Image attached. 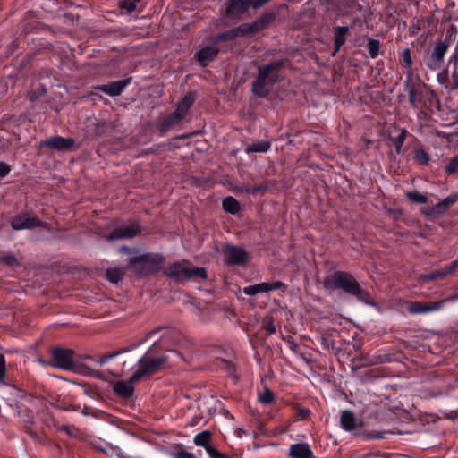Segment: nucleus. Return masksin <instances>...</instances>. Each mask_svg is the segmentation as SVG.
<instances>
[{"label": "nucleus", "mask_w": 458, "mask_h": 458, "mask_svg": "<svg viewBox=\"0 0 458 458\" xmlns=\"http://www.w3.org/2000/svg\"><path fill=\"white\" fill-rule=\"evenodd\" d=\"M238 37H249L243 23L238 27L216 34L210 38V41L212 44L216 45L221 42L233 40Z\"/></svg>", "instance_id": "12"}, {"label": "nucleus", "mask_w": 458, "mask_h": 458, "mask_svg": "<svg viewBox=\"0 0 458 458\" xmlns=\"http://www.w3.org/2000/svg\"><path fill=\"white\" fill-rule=\"evenodd\" d=\"M458 267V259L452 262L450 265L444 267V273L450 275L455 271V269Z\"/></svg>", "instance_id": "48"}, {"label": "nucleus", "mask_w": 458, "mask_h": 458, "mask_svg": "<svg viewBox=\"0 0 458 458\" xmlns=\"http://www.w3.org/2000/svg\"><path fill=\"white\" fill-rule=\"evenodd\" d=\"M271 0H254V10H258L264 6L266 4L269 3Z\"/></svg>", "instance_id": "50"}, {"label": "nucleus", "mask_w": 458, "mask_h": 458, "mask_svg": "<svg viewBox=\"0 0 458 458\" xmlns=\"http://www.w3.org/2000/svg\"><path fill=\"white\" fill-rule=\"evenodd\" d=\"M165 274L177 280L191 279L193 276L200 278L207 277V272L204 268L188 267L186 261H178L169 264L165 267Z\"/></svg>", "instance_id": "7"}, {"label": "nucleus", "mask_w": 458, "mask_h": 458, "mask_svg": "<svg viewBox=\"0 0 458 458\" xmlns=\"http://www.w3.org/2000/svg\"><path fill=\"white\" fill-rule=\"evenodd\" d=\"M225 261L229 265H243L248 254L243 248L226 245L223 249Z\"/></svg>", "instance_id": "11"}, {"label": "nucleus", "mask_w": 458, "mask_h": 458, "mask_svg": "<svg viewBox=\"0 0 458 458\" xmlns=\"http://www.w3.org/2000/svg\"><path fill=\"white\" fill-rule=\"evenodd\" d=\"M259 401L265 405L271 403L274 401L273 392L268 387H265L264 391L259 394Z\"/></svg>", "instance_id": "33"}, {"label": "nucleus", "mask_w": 458, "mask_h": 458, "mask_svg": "<svg viewBox=\"0 0 458 458\" xmlns=\"http://www.w3.org/2000/svg\"><path fill=\"white\" fill-rule=\"evenodd\" d=\"M121 251L128 252L129 249L127 247H123L120 249Z\"/></svg>", "instance_id": "59"}, {"label": "nucleus", "mask_w": 458, "mask_h": 458, "mask_svg": "<svg viewBox=\"0 0 458 458\" xmlns=\"http://www.w3.org/2000/svg\"><path fill=\"white\" fill-rule=\"evenodd\" d=\"M406 196L410 200L415 203L424 204L428 201L426 195L419 191H407Z\"/></svg>", "instance_id": "34"}, {"label": "nucleus", "mask_w": 458, "mask_h": 458, "mask_svg": "<svg viewBox=\"0 0 458 458\" xmlns=\"http://www.w3.org/2000/svg\"><path fill=\"white\" fill-rule=\"evenodd\" d=\"M140 0H122L119 3V7L122 10L131 13L136 10V4Z\"/></svg>", "instance_id": "35"}, {"label": "nucleus", "mask_w": 458, "mask_h": 458, "mask_svg": "<svg viewBox=\"0 0 458 458\" xmlns=\"http://www.w3.org/2000/svg\"><path fill=\"white\" fill-rule=\"evenodd\" d=\"M284 286V284L278 281L262 282L259 284L246 286L242 292L246 295L254 296L258 293H265L271 291L278 290Z\"/></svg>", "instance_id": "13"}, {"label": "nucleus", "mask_w": 458, "mask_h": 458, "mask_svg": "<svg viewBox=\"0 0 458 458\" xmlns=\"http://www.w3.org/2000/svg\"><path fill=\"white\" fill-rule=\"evenodd\" d=\"M209 458H226V456L214 446H210L206 450Z\"/></svg>", "instance_id": "43"}, {"label": "nucleus", "mask_w": 458, "mask_h": 458, "mask_svg": "<svg viewBox=\"0 0 458 458\" xmlns=\"http://www.w3.org/2000/svg\"><path fill=\"white\" fill-rule=\"evenodd\" d=\"M39 143H62V144H64V143H75V142H74V140H72L71 138L65 139L63 137H55V138H49L45 140H40Z\"/></svg>", "instance_id": "40"}, {"label": "nucleus", "mask_w": 458, "mask_h": 458, "mask_svg": "<svg viewBox=\"0 0 458 458\" xmlns=\"http://www.w3.org/2000/svg\"><path fill=\"white\" fill-rule=\"evenodd\" d=\"M362 38H366L367 45L366 47L369 52V55L371 59H376L379 55V50L381 47V43L378 39L363 36Z\"/></svg>", "instance_id": "28"}, {"label": "nucleus", "mask_w": 458, "mask_h": 458, "mask_svg": "<svg viewBox=\"0 0 458 458\" xmlns=\"http://www.w3.org/2000/svg\"><path fill=\"white\" fill-rule=\"evenodd\" d=\"M196 93L193 91L186 93L184 97L177 104V106L174 111L181 114L183 118H185L189 110L194 105L196 101Z\"/></svg>", "instance_id": "23"}, {"label": "nucleus", "mask_w": 458, "mask_h": 458, "mask_svg": "<svg viewBox=\"0 0 458 458\" xmlns=\"http://www.w3.org/2000/svg\"><path fill=\"white\" fill-rule=\"evenodd\" d=\"M257 143L263 144V143H267V141H263V140H261V141H258Z\"/></svg>", "instance_id": "62"}, {"label": "nucleus", "mask_w": 458, "mask_h": 458, "mask_svg": "<svg viewBox=\"0 0 458 458\" xmlns=\"http://www.w3.org/2000/svg\"><path fill=\"white\" fill-rule=\"evenodd\" d=\"M211 437L212 434L209 430H203L194 437L193 443L195 445L203 447L205 448V450H207L208 447L211 446Z\"/></svg>", "instance_id": "27"}, {"label": "nucleus", "mask_w": 458, "mask_h": 458, "mask_svg": "<svg viewBox=\"0 0 458 458\" xmlns=\"http://www.w3.org/2000/svg\"><path fill=\"white\" fill-rule=\"evenodd\" d=\"M429 157L427 152L422 149H417L414 154V160L420 165H426L428 162Z\"/></svg>", "instance_id": "37"}, {"label": "nucleus", "mask_w": 458, "mask_h": 458, "mask_svg": "<svg viewBox=\"0 0 458 458\" xmlns=\"http://www.w3.org/2000/svg\"><path fill=\"white\" fill-rule=\"evenodd\" d=\"M458 66L454 65L452 76L447 81L446 87H449L452 90L458 89V72H456Z\"/></svg>", "instance_id": "38"}, {"label": "nucleus", "mask_w": 458, "mask_h": 458, "mask_svg": "<svg viewBox=\"0 0 458 458\" xmlns=\"http://www.w3.org/2000/svg\"><path fill=\"white\" fill-rule=\"evenodd\" d=\"M123 352L124 351L114 352L109 354L103 355V356L99 357L98 359H92L89 356H86L85 359L91 360L98 365H104V364L107 363L108 361H110L111 360H113L114 358H115L116 356H118L119 354L123 353Z\"/></svg>", "instance_id": "32"}, {"label": "nucleus", "mask_w": 458, "mask_h": 458, "mask_svg": "<svg viewBox=\"0 0 458 458\" xmlns=\"http://www.w3.org/2000/svg\"><path fill=\"white\" fill-rule=\"evenodd\" d=\"M324 287L330 291L342 289L344 293L361 300L362 290L356 279L349 273L335 272L324 280Z\"/></svg>", "instance_id": "4"}, {"label": "nucleus", "mask_w": 458, "mask_h": 458, "mask_svg": "<svg viewBox=\"0 0 458 458\" xmlns=\"http://www.w3.org/2000/svg\"><path fill=\"white\" fill-rule=\"evenodd\" d=\"M40 221L37 216L26 214L17 216L12 219L11 225L14 230L30 229L39 226Z\"/></svg>", "instance_id": "18"}, {"label": "nucleus", "mask_w": 458, "mask_h": 458, "mask_svg": "<svg viewBox=\"0 0 458 458\" xmlns=\"http://www.w3.org/2000/svg\"><path fill=\"white\" fill-rule=\"evenodd\" d=\"M254 0H226L225 15L231 20L241 18L250 8L254 9Z\"/></svg>", "instance_id": "9"}, {"label": "nucleus", "mask_w": 458, "mask_h": 458, "mask_svg": "<svg viewBox=\"0 0 458 458\" xmlns=\"http://www.w3.org/2000/svg\"><path fill=\"white\" fill-rule=\"evenodd\" d=\"M184 118L177 112L174 111L169 115L165 116L158 124V130L160 132L165 133L170 131L172 128L179 125Z\"/></svg>", "instance_id": "20"}, {"label": "nucleus", "mask_w": 458, "mask_h": 458, "mask_svg": "<svg viewBox=\"0 0 458 458\" xmlns=\"http://www.w3.org/2000/svg\"><path fill=\"white\" fill-rule=\"evenodd\" d=\"M3 263L7 266L13 267L18 263L17 259L13 255H7L1 258Z\"/></svg>", "instance_id": "45"}, {"label": "nucleus", "mask_w": 458, "mask_h": 458, "mask_svg": "<svg viewBox=\"0 0 458 458\" xmlns=\"http://www.w3.org/2000/svg\"><path fill=\"white\" fill-rule=\"evenodd\" d=\"M449 64L458 66V46L454 48L453 54L449 58Z\"/></svg>", "instance_id": "49"}, {"label": "nucleus", "mask_w": 458, "mask_h": 458, "mask_svg": "<svg viewBox=\"0 0 458 458\" xmlns=\"http://www.w3.org/2000/svg\"><path fill=\"white\" fill-rule=\"evenodd\" d=\"M270 145H248L246 148L247 153L251 152H267Z\"/></svg>", "instance_id": "42"}, {"label": "nucleus", "mask_w": 458, "mask_h": 458, "mask_svg": "<svg viewBox=\"0 0 458 458\" xmlns=\"http://www.w3.org/2000/svg\"><path fill=\"white\" fill-rule=\"evenodd\" d=\"M458 301V293L451 296L450 298H446L444 300H441L440 301H445V304L447 302H454Z\"/></svg>", "instance_id": "54"}, {"label": "nucleus", "mask_w": 458, "mask_h": 458, "mask_svg": "<svg viewBox=\"0 0 458 458\" xmlns=\"http://www.w3.org/2000/svg\"><path fill=\"white\" fill-rule=\"evenodd\" d=\"M364 143L369 144L372 143V141L370 140H366Z\"/></svg>", "instance_id": "60"}, {"label": "nucleus", "mask_w": 458, "mask_h": 458, "mask_svg": "<svg viewBox=\"0 0 458 458\" xmlns=\"http://www.w3.org/2000/svg\"><path fill=\"white\" fill-rule=\"evenodd\" d=\"M131 81V78L130 77L122 81H112L108 84L98 85L96 89L110 97H116L122 94Z\"/></svg>", "instance_id": "17"}, {"label": "nucleus", "mask_w": 458, "mask_h": 458, "mask_svg": "<svg viewBox=\"0 0 458 458\" xmlns=\"http://www.w3.org/2000/svg\"><path fill=\"white\" fill-rule=\"evenodd\" d=\"M62 429L68 432V428L67 427H63Z\"/></svg>", "instance_id": "61"}, {"label": "nucleus", "mask_w": 458, "mask_h": 458, "mask_svg": "<svg viewBox=\"0 0 458 458\" xmlns=\"http://www.w3.org/2000/svg\"><path fill=\"white\" fill-rule=\"evenodd\" d=\"M219 52V48L213 44L201 47L195 53L194 57L200 66L206 67L217 57Z\"/></svg>", "instance_id": "14"}, {"label": "nucleus", "mask_w": 458, "mask_h": 458, "mask_svg": "<svg viewBox=\"0 0 458 458\" xmlns=\"http://www.w3.org/2000/svg\"><path fill=\"white\" fill-rule=\"evenodd\" d=\"M407 135L408 131L405 129L397 127L388 129V136L393 143H403Z\"/></svg>", "instance_id": "29"}, {"label": "nucleus", "mask_w": 458, "mask_h": 458, "mask_svg": "<svg viewBox=\"0 0 458 458\" xmlns=\"http://www.w3.org/2000/svg\"><path fill=\"white\" fill-rule=\"evenodd\" d=\"M38 96L36 94V92H31L30 94V100H35Z\"/></svg>", "instance_id": "58"}, {"label": "nucleus", "mask_w": 458, "mask_h": 458, "mask_svg": "<svg viewBox=\"0 0 458 458\" xmlns=\"http://www.w3.org/2000/svg\"><path fill=\"white\" fill-rule=\"evenodd\" d=\"M283 60H276L258 67V75L251 85L253 95L258 98H266L273 86L279 81V72L284 67Z\"/></svg>", "instance_id": "3"}, {"label": "nucleus", "mask_w": 458, "mask_h": 458, "mask_svg": "<svg viewBox=\"0 0 458 458\" xmlns=\"http://www.w3.org/2000/svg\"><path fill=\"white\" fill-rule=\"evenodd\" d=\"M458 200V196L454 194L447 196L442 200L438 201L432 208L423 210V213L427 216H440L445 213V211L456 201Z\"/></svg>", "instance_id": "19"}, {"label": "nucleus", "mask_w": 458, "mask_h": 458, "mask_svg": "<svg viewBox=\"0 0 458 458\" xmlns=\"http://www.w3.org/2000/svg\"><path fill=\"white\" fill-rule=\"evenodd\" d=\"M38 363L44 366H49V361H45L42 359L38 360Z\"/></svg>", "instance_id": "57"}, {"label": "nucleus", "mask_w": 458, "mask_h": 458, "mask_svg": "<svg viewBox=\"0 0 458 458\" xmlns=\"http://www.w3.org/2000/svg\"><path fill=\"white\" fill-rule=\"evenodd\" d=\"M164 262L159 254H143L132 258L128 263V268L138 276H146L157 272Z\"/></svg>", "instance_id": "5"}, {"label": "nucleus", "mask_w": 458, "mask_h": 458, "mask_svg": "<svg viewBox=\"0 0 458 458\" xmlns=\"http://www.w3.org/2000/svg\"><path fill=\"white\" fill-rule=\"evenodd\" d=\"M222 206L225 212L233 215L238 213L241 208L239 201L230 196L223 199Z\"/></svg>", "instance_id": "30"}, {"label": "nucleus", "mask_w": 458, "mask_h": 458, "mask_svg": "<svg viewBox=\"0 0 458 458\" xmlns=\"http://www.w3.org/2000/svg\"><path fill=\"white\" fill-rule=\"evenodd\" d=\"M80 361L74 351L71 349L54 348L51 351L49 366L71 371H78Z\"/></svg>", "instance_id": "6"}, {"label": "nucleus", "mask_w": 458, "mask_h": 458, "mask_svg": "<svg viewBox=\"0 0 458 458\" xmlns=\"http://www.w3.org/2000/svg\"><path fill=\"white\" fill-rule=\"evenodd\" d=\"M139 232V225L135 223H131L129 225H124L115 228L110 234L106 237V239L107 241L129 239L135 236Z\"/></svg>", "instance_id": "15"}, {"label": "nucleus", "mask_w": 458, "mask_h": 458, "mask_svg": "<svg viewBox=\"0 0 458 458\" xmlns=\"http://www.w3.org/2000/svg\"><path fill=\"white\" fill-rule=\"evenodd\" d=\"M106 276L111 283L118 284L123 278L124 270L121 267L107 269Z\"/></svg>", "instance_id": "31"}, {"label": "nucleus", "mask_w": 458, "mask_h": 458, "mask_svg": "<svg viewBox=\"0 0 458 458\" xmlns=\"http://www.w3.org/2000/svg\"><path fill=\"white\" fill-rule=\"evenodd\" d=\"M445 306V301H434V302H412L407 307V310L409 313L417 315V314H426L433 311L439 310L443 309Z\"/></svg>", "instance_id": "16"}, {"label": "nucleus", "mask_w": 458, "mask_h": 458, "mask_svg": "<svg viewBox=\"0 0 458 458\" xmlns=\"http://www.w3.org/2000/svg\"><path fill=\"white\" fill-rule=\"evenodd\" d=\"M399 64L403 69L406 70V78L413 79L416 77L413 74V61L411 57V51L409 47H406L400 53Z\"/></svg>", "instance_id": "25"}, {"label": "nucleus", "mask_w": 458, "mask_h": 458, "mask_svg": "<svg viewBox=\"0 0 458 458\" xmlns=\"http://www.w3.org/2000/svg\"><path fill=\"white\" fill-rule=\"evenodd\" d=\"M341 425L346 431H352L358 427V420L351 411H344L341 414Z\"/></svg>", "instance_id": "26"}, {"label": "nucleus", "mask_w": 458, "mask_h": 458, "mask_svg": "<svg viewBox=\"0 0 458 458\" xmlns=\"http://www.w3.org/2000/svg\"><path fill=\"white\" fill-rule=\"evenodd\" d=\"M349 32L348 26H336L334 28V51L332 55H335L346 41V35Z\"/></svg>", "instance_id": "22"}, {"label": "nucleus", "mask_w": 458, "mask_h": 458, "mask_svg": "<svg viewBox=\"0 0 458 458\" xmlns=\"http://www.w3.org/2000/svg\"><path fill=\"white\" fill-rule=\"evenodd\" d=\"M264 188H265V186H263V185L250 187V188H249L247 190V192L249 194H255V193L259 192V191H261Z\"/></svg>", "instance_id": "52"}, {"label": "nucleus", "mask_w": 458, "mask_h": 458, "mask_svg": "<svg viewBox=\"0 0 458 458\" xmlns=\"http://www.w3.org/2000/svg\"><path fill=\"white\" fill-rule=\"evenodd\" d=\"M289 455L292 458H311L313 452L307 443H297L290 446Z\"/></svg>", "instance_id": "24"}, {"label": "nucleus", "mask_w": 458, "mask_h": 458, "mask_svg": "<svg viewBox=\"0 0 458 458\" xmlns=\"http://www.w3.org/2000/svg\"><path fill=\"white\" fill-rule=\"evenodd\" d=\"M363 22H364V20H362L360 17H355V18H353V20H352V21L351 25H350V26H348V27H349V29H350V28H352V27H354V26H356V25L360 26V25H362V24H363Z\"/></svg>", "instance_id": "51"}, {"label": "nucleus", "mask_w": 458, "mask_h": 458, "mask_svg": "<svg viewBox=\"0 0 458 458\" xmlns=\"http://www.w3.org/2000/svg\"><path fill=\"white\" fill-rule=\"evenodd\" d=\"M320 343L321 345L327 350H331L335 347V340L333 339L331 334H322L320 336Z\"/></svg>", "instance_id": "36"}, {"label": "nucleus", "mask_w": 458, "mask_h": 458, "mask_svg": "<svg viewBox=\"0 0 458 458\" xmlns=\"http://www.w3.org/2000/svg\"><path fill=\"white\" fill-rule=\"evenodd\" d=\"M172 357H179L173 350L165 349L161 343H154L147 352L137 360L138 369L131 375L132 380L153 374L162 369Z\"/></svg>", "instance_id": "2"}, {"label": "nucleus", "mask_w": 458, "mask_h": 458, "mask_svg": "<svg viewBox=\"0 0 458 458\" xmlns=\"http://www.w3.org/2000/svg\"><path fill=\"white\" fill-rule=\"evenodd\" d=\"M49 146L54 148L59 149V150H63V149H72V147L74 145H57V144H55V145H49Z\"/></svg>", "instance_id": "53"}, {"label": "nucleus", "mask_w": 458, "mask_h": 458, "mask_svg": "<svg viewBox=\"0 0 458 458\" xmlns=\"http://www.w3.org/2000/svg\"><path fill=\"white\" fill-rule=\"evenodd\" d=\"M136 380H132L131 377L129 380H120L114 383V393L123 398H129L132 396L134 392L133 382Z\"/></svg>", "instance_id": "21"}, {"label": "nucleus", "mask_w": 458, "mask_h": 458, "mask_svg": "<svg viewBox=\"0 0 458 458\" xmlns=\"http://www.w3.org/2000/svg\"><path fill=\"white\" fill-rule=\"evenodd\" d=\"M6 371L5 358L0 353V384H4V377Z\"/></svg>", "instance_id": "44"}, {"label": "nucleus", "mask_w": 458, "mask_h": 458, "mask_svg": "<svg viewBox=\"0 0 458 458\" xmlns=\"http://www.w3.org/2000/svg\"><path fill=\"white\" fill-rule=\"evenodd\" d=\"M265 330L269 334L272 335L276 331V327L275 326V323L272 318H269L264 325Z\"/></svg>", "instance_id": "47"}, {"label": "nucleus", "mask_w": 458, "mask_h": 458, "mask_svg": "<svg viewBox=\"0 0 458 458\" xmlns=\"http://www.w3.org/2000/svg\"><path fill=\"white\" fill-rule=\"evenodd\" d=\"M276 12L268 11L260 14L252 22L243 23L249 37H252L267 29L276 19Z\"/></svg>", "instance_id": "8"}, {"label": "nucleus", "mask_w": 458, "mask_h": 458, "mask_svg": "<svg viewBox=\"0 0 458 458\" xmlns=\"http://www.w3.org/2000/svg\"><path fill=\"white\" fill-rule=\"evenodd\" d=\"M159 330H160V329H159V328H157V329L152 330V331H150L149 333H148V334L146 335L145 339H144L142 342H145L148 338L151 337L153 335H155L156 333H157Z\"/></svg>", "instance_id": "55"}, {"label": "nucleus", "mask_w": 458, "mask_h": 458, "mask_svg": "<svg viewBox=\"0 0 458 458\" xmlns=\"http://www.w3.org/2000/svg\"><path fill=\"white\" fill-rule=\"evenodd\" d=\"M404 90L408 93L409 102L415 109L424 114L432 113L439 107L436 93L422 81L419 75L415 78H405Z\"/></svg>", "instance_id": "1"}, {"label": "nucleus", "mask_w": 458, "mask_h": 458, "mask_svg": "<svg viewBox=\"0 0 458 458\" xmlns=\"http://www.w3.org/2000/svg\"><path fill=\"white\" fill-rule=\"evenodd\" d=\"M450 42L447 40L442 41L438 40L436 42V45L433 48V51L431 52L430 55L428 56L427 66L432 70H437L439 69L443 63L445 55L449 48Z\"/></svg>", "instance_id": "10"}, {"label": "nucleus", "mask_w": 458, "mask_h": 458, "mask_svg": "<svg viewBox=\"0 0 458 458\" xmlns=\"http://www.w3.org/2000/svg\"><path fill=\"white\" fill-rule=\"evenodd\" d=\"M116 454H117V456H118L119 458H131V457H129L127 454H123V452H121V451H120V452H118Z\"/></svg>", "instance_id": "56"}, {"label": "nucleus", "mask_w": 458, "mask_h": 458, "mask_svg": "<svg viewBox=\"0 0 458 458\" xmlns=\"http://www.w3.org/2000/svg\"><path fill=\"white\" fill-rule=\"evenodd\" d=\"M443 273H444V267L438 271H435V272L428 273L427 275H423L421 276V278L426 281L434 280L436 278H444L445 276H447V274H443Z\"/></svg>", "instance_id": "39"}, {"label": "nucleus", "mask_w": 458, "mask_h": 458, "mask_svg": "<svg viewBox=\"0 0 458 458\" xmlns=\"http://www.w3.org/2000/svg\"><path fill=\"white\" fill-rule=\"evenodd\" d=\"M401 146H402V145H396V147H397V148H396V151H399V148H400V147H401Z\"/></svg>", "instance_id": "63"}, {"label": "nucleus", "mask_w": 458, "mask_h": 458, "mask_svg": "<svg viewBox=\"0 0 458 458\" xmlns=\"http://www.w3.org/2000/svg\"><path fill=\"white\" fill-rule=\"evenodd\" d=\"M11 171V166L4 162H0V179L4 178Z\"/></svg>", "instance_id": "46"}, {"label": "nucleus", "mask_w": 458, "mask_h": 458, "mask_svg": "<svg viewBox=\"0 0 458 458\" xmlns=\"http://www.w3.org/2000/svg\"><path fill=\"white\" fill-rule=\"evenodd\" d=\"M448 174H452L458 171V156L454 157L445 166Z\"/></svg>", "instance_id": "41"}]
</instances>
